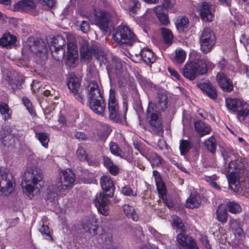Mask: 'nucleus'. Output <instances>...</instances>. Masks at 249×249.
<instances>
[{
  "label": "nucleus",
  "instance_id": "nucleus-41",
  "mask_svg": "<svg viewBox=\"0 0 249 249\" xmlns=\"http://www.w3.org/2000/svg\"><path fill=\"white\" fill-rule=\"evenodd\" d=\"M228 217V213L225 209L219 207L216 211V218L219 222L225 223Z\"/></svg>",
  "mask_w": 249,
  "mask_h": 249
},
{
  "label": "nucleus",
  "instance_id": "nucleus-29",
  "mask_svg": "<svg viewBox=\"0 0 249 249\" xmlns=\"http://www.w3.org/2000/svg\"><path fill=\"white\" fill-rule=\"evenodd\" d=\"M141 56L142 60L147 64L153 63L155 61L153 52L148 48H144L142 50Z\"/></svg>",
  "mask_w": 249,
  "mask_h": 249
},
{
  "label": "nucleus",
  "instance_id": "nucleus-60",
  "mask_svg": "<svg viewBox=\"0 0 249 249\" xmlns=\"http://www.w3.org/2000/svg\"><path fill=\"white\" fill-rule=\"evenodd\" d=\"M168 70L169 73H170V74L173 77H174V78H175L176 79H177L178 80L179 79L180 75L174 69L169 67L168 68Z\"/></svg>",
  "mask_w": 249,
  "mask_h": 249
},
{
  "label": "nucleus",
  "instance_id": "nucleus-38",
  "mask_svg": "<svg viewBox=\"0 0 249 249\" xmlns=\"http://www.w3.org/2000/svg\"><path fill=\"white\" fill-rule=\"evenodd\" d=\"M202 89L206 94L212 99H215L217 97V93L215 89L211 85L205 84L201 86Z\"/></svg>",
  "mask_w": 249,
  "mask_h": 249
},
{
  "label": "nucleus",
  "instance_id": "nucleus-43",
  "mask_svg": "<svg viewBox=\"0 0 249 249\" xmlns=\"http://www.w3.org/2000/svg\"><path fill=\"white\" fill-rule=\"evenodd\" d=\"M205 144L209 151L213 153L216 147V140L213 136L211 137L205 142Z\"/></svg>",
  "mask_w": 249,
  "mask_h": 249
},
{
  "label": "nucleus",
  "instance_id": "nucleus-39",
  "mask_svg": "<svg viewBox=\"0 0 249 249\" xmlns=\"http://www.w3.org/2000/svg\"><path fill=\"white\" fill-rule=\"evenodd\" d=\"M161 34L163 39L166 43H171L173 39V35L172 32L166 28H161Z\"/></svg>",
  "mask_w": 249,
  "mask_h": 249
},
{
  "label": "nucleus",
  "instance_id": "nucleus-58",
  "mask_svg": "<svg viewBox=\"0 0 249 249\" xmlns=\"http://www.w3.org/2000/svg\"><path fill=\"white\" fill-rule=\"evenodd\" d=\"M107 169L110 173L114 176L117 175L119 173V168L117 165L114 164V163Z\"/></svg>",
  "mask_w": 249,
  "mask_h": 249
},
{
  "label": "nucleus",
  "instance_id": "nucleus-46",
  "mask_svg": "<svg viewBox=\"0 0 249 249\" xmlns=\"http://www.w3.org/2000/svg\"><path fill=\"white\" fill-rule=\"evenodd\" d=\"M227 207L230 212L236 213H240L241 211V208L240 205L233 202H229L227 204Z\"/></svg>",
  "mask_w": 249,
  "mask_h": 249
},
{
  "label": "nucleus",
  "instance_id": "nucleus-42",
  "mask_svg": "<svg viewBox=\"0 0 249 249\" xmlns=\"http://www.w3.org/2000/svg\"><path fill=\"white\" fill-rule=\"evenodd\" d=\"M192 145L189 141L182 140L180 141L179 149L181 155H185L191 148Z\"/></svg>",
  "mask_w": 249,
  "mask_h": 249
},
{
  "label": "nucleus",
  "instance_id": "nucleus-21",
  "mask_svg": "<svg viewBox=\"0 0 249 249\" xmlns=\"http://www.w3.org/2000/svg\"><path fill=\"white\" fill-rule=\"evenodd\" d=\"M97 220L93 216H91L84 220L82 223L83 229L87 232L93 235L97 234L98 225Z\"/></svg>",
  "mask_w": 249,
  "mask_h": 249
},
{
  "label": "nucleus",
  "instance_id": "nucleus-33",
  "mask_svg": "<svg viewBox=\"0 0 249 249\" xmlns=\"http://www.w3.org/2000/svg\"><path fill=\"white\" fill-rule=\"evenodd\" d=\"M12 113V110L7 104L3 102L0 103V113L5 121L11 119Z\"/></svg>",
  "mask_w": 249,
  "mask_h": 249
},
{
  "label": "nucleus",
  "instance_id": "nucleus-7",
  "mask_svg": "<svg viewBox=\"0 0 249 249\" xmlns=\"http://www.w3.org/2000/svg\"><path fill=\"white\" fill-rule=\"evenodd\" d=\"M215 42L216 37L213 31L210 28H204L200 36L201 50L205 53L209 52Z\"/></svg>",
  "mask_w": 249,
  "mask_h": 249
},
{
  "label": "nucleus",
  "instance_id": "nucleus-18",
  "mask_svg": "<svg viewBox=\"0 0 249 249\" xmlns=\"http://www.w3.org/2000/svg\"><path fill=\"white\" fill-rule=\"evenodd\" d=\"M66 64L70 67H73L78 58V49L76 44L74 42H68Z\"/></svg>",
  "mask_w": 249,
  "mask_h": 249
},
{
  "label": "nucleus",
  "instance_id": "nucleus-10",
  "mask_svg": "<svg viewBox=\"0 0 249 249\" xmlns=\"http://www.w3.org/2000/svg\"><path fill=\"white\" fill-rule=\"evenodd\" d=\"M70 91L72 93L75 98L83 103L85 100V95L80 88L79 79L74 74H70L67 82Z\"/></svg>",
  "mask_w": 249,
  "mask_h": 249
},
{
  "label": "nucleus",
  "instance_id": "nucleus-23",
  "mask_svg": "<svg viewBox=\"0 0 249 249\" xmlns=\"http://www.w3.org/2000/svg\"><path fill=\"white\" fill-rule=\"evenodd\" d=\"M35 4L32 0H21L14 5L16 11L29 12L34 8Z\"/></svg>",
  "mask_w": 249,
  "mask_h": 249
},
{
  "label": "nucleus",
  "instance_id": "nucleus-45",
  "mask_svg": "<svg viewBox=\"0 0 249 249\" xmlns=\"http://www.w3.org/2000/svg\"><path fill=\"white\" fill-rule=\"evenodd\" d=\"M172 224L175 226L180 231H186L184 225L182 222L180 218L177 216H173L172 217Z\"/></svg>",
  "mask_w": 249,
  "mask_h": 249
},
{
  "label": "nucleus",
  "instance_id": "nucleus-3",
  "mask_svg": "<svg viewBox=\"0 0 249 249\" xmlns=\"http://www.w3.org/2000/svg\"><path fill=\"white\" fill-rule=\"evenodd\" d=\"M207 64L205 60L195 59L186 63L183 68L182 73L186 78L193 80L198 75L207 73Z\"/></svg>",
  "mask_w": 249,
  "mask_h": 249
},
{
  "label": "nucleus",
  "instance_id": "nucleus-47",
  "mask_svg": "<svg viewBox=\"0 0 249 249\" xmlns=\"http://www.w3.org/2000/svg\"><path fill=\"white\" fill-rule=\"evenodd\" d=\"M76 155L78 159L82 161L87 160L88 154L84 147L82 146H79L76 152Z\"/></svg>",
  "mask_w": 249,
  "mask_h": 249
},
{
  "label": "nucleus",
  "instance_id": "nucleus-55",
  "mask_svg": "<svg viewBox=\"0 0 249 249\" xmlns=\"http://www.w3.org/2000/svg\"><path fill=\"white\" fill-rule=\"evenodd\" d=\"M175 3V0H162V5L163 9H171Z\"/></svg>",
  "mask_w": 249,
  "mask_h": 249
},
{
  "label": "nucleus",
  "instance_id": "nucleus-64",
  "mask_svg": "<svg viewBox=\"0 0 249 249\" xmlns=\"http://www.w3.org/2000/svg\"><path fill=\"white\" fill-rule=\"evenodd\" d=\"M184 246H181L182 247L184 248L185 249H198L196 242L195 241V245L192 246L191 244L189 243L188 241H186L185 242Z\"/></svg>",
  "mask_w": 249,
  "mask_h": 249
},
{
  "label": "nucleus",
  "instance_id": "nucleus-48",
  "mask_svg": "<svg viewBox=\"0 0 249 249\" xmlns=\"http://www.w3.org/2000/svg\"><path fill=\"white\" fill-rule=\"evenodd\" d=\"M188 19L186 17H181L177 20L176 23V27L179 30H183L186 27L188 24Z\"/></svg>",
  "mask_w": 249,
  "mask_h": 249
},
{
  "label": "nucleus",
  "instance_id": "nucleus-8",
  "mask_svg": "<svg viewBox=\"0 0 249 249\" xmlns=\"http://www.w3.org/2000/svg\"><path fill=\"white\" fill-rule=\"evenodd\" d=\"M116 19L117 15L115 12L100 11L96 13L95 23L100 29L107 32L110 22Z\"/></svg>",
  "mask_w": 249,
  "mask_h": 249
},
{
  "label": "nucleus",
  "instance_id": "nucleus-57",
  "mask_svg": "<svg viewBox=\"0 0 249 249\" xmlns=\"http://www.w3.org/2000/svg\"><path fill=\"white\" fill-rule=\"evenodd\" d=\"M74 137L79 141L86 140L87 139V135L82 132H75Z\"/></svg>",
  "mask_w": 249,
  "mask_h": 249
},
{
  "label": "nucleus",
  "instance_id": "nucleus-4",
  "mask_svg": "<svg viewBox=\"0 0 249 249\" xmlns=\"http://www.w3.org/2000/svg\"><path fill=\"white\" fill-rule=\"evenodd\" d=\"M154 108L152 102H149L146 110L147 121L150 131L154 134H158L163 132L162 122L160 114Z\"/></svg>",
  "mask_w": 249,
  "mask_h": 249
},
{
  "label": "nucleus",
  "instance_id": "nucleus-12",
  "mask_svg": "<svg viewBox=\"0 0 249 249\" xmlns=\"http://www.w3.org/2000/svg\"><path fill=\"white\" fill-rule=\"evenodd\" d=\"M109 197L104 192L97 194L94 199V203L98 212L102 215L107 216L109 214L110 200Z\"/></svg>",
  "mask_w": 249,
  "mask_h": 249
},
{
  "label": "nucleus",
  "instance_id": "nucleus-19",
  "mask_svg": "<svg viewBox=\"0 0 249 249\" xmlns=\"http://www.w3.org/2000/svg\"><path fill=\"white\" fill-rule=\"evenodd\" d=\"M216 81L224 91L230 92L233 90V86L232 81L222 72H219L217 74Z\"/></svg>",
  "mask_w": 249,
  "mask_h": 249
},
{
  "label": "nucleus",
  "instance_id": "nucleus-63",
  "mask_svg": "<svg viewBox=\"0 0 249 249\" xmlns=\"http://www.w3.org/2000/svg\"><path fill=\"white\" fill-rule=\"evenodd\" d=\"M184 246H181L182 247L184 248L185 249H198L196 242L195 241V245L192 246L191 244L189 243L188 241H186L185 242Z\"/></svg>",
  "mask_w": 249,
  "mask_h": 249
},
{
  "label": "nucleus",
  "instance_id": "nucleus-27",
  "mask_svg": "<svg viewBox=\"0 0 249 249\" xmlns=\"http://www.w3.org/2000/svg\"><path fill=\"white\" fill-rule=\"evenodd\" d=\"M201 203L200 196L197 193L192 194L186 200V206L187 208L193 209L199 207Z\"/></svg>",
  "mask_w": 249,
  "mask_h": 249
},
{
  "label": "nucleus",
  "instance_id": "nucleus-15",
  "mask_svg": "<svg viewBox=\"0 0 249 249\" xmlns=\"http://www.w3.org/2000/svg\"><path fill=\"white\" fill-rule=\"evenodd\" d=\"M31 44H32L31 42H27L24 44L22 51L23 55L29 56L32 54L40 53L45 56L46 50L45 48L36 45L35 43Z\"/></svg>",
  "mask_w": 249,
  "mask_h": 249
},
{
  "label": "nucleus",
  "instance_id": "nucleus-16",
  "mask_svg": "<svg viewBox=\"0 0 249 249\" xmlns=\"http://www.w3.org/2000/svg\"><path fill=\"white\" fill-rule=\"evenodd\" d=\"M88 103L89 107L95 114L101 116L106 114V103L103 98L89 101Z\"/></svg>",
  "mask_w": 249,
  "mask_h": 249
},
{
  "label": "nucleus",
  "instance_id": "nucleus-25",
  "mask_svg": "<svg viewBox=\"0 0 249 249\" xmlns=\"http://www.w3.org/2000/svg\"><path fill=\"white\" fill-rule=\"evenodd\" d=\"M154 108L157 111H164L167 107V97L164 94H159L155 104H153Z\"/></svg>",
  "mask_w": 249,
  "mask_h": 249
},
{
  "label": "nucleus",
  "instance_id": "nucleus-5",
  "mask_svg": "<svg viewBox=\"0 0 249 249\" xmlns=\"http://www.w3.org/2000/svg\"><path fill=\"white\" fill-rule=\"evenodd\" d=\"M115 41L119 44H125L131 46L136 41V37L131 29L127 26H118L113 35Z\"/></svg>",
  "mask_w": 249,
  "mask_h": 249
},
{
  "label": "nucleus",
  "instance_id": "nucleus-49",
  "mask_svg": "<svg viewBox=\"0 0 249 249\" xmlns=\"http://www.w3.org/2000/svg\"><path fill=\"white\" fill-rule=\"evenodd\" d=\"M157 188L160 197L164 199V197L166 196V187L163 182L156 181Z\"/></svg>",
  "mask_w": 249,
  "mask_h": 249
},
{
  "label": "nucleus",
  "instance_id": "nucleus-53",
  "mask_svg": "<svg viewBox=\"0 0 249 249\" xmlns=\"http://www.w3.org/2000/svg\"><path fill=\"white\" fill-rule=\"evenodd\" d=\"M121 192L125 196H137L136 193L133 192L132 189L128 186L122 187Z\"/></svg>",
  "mask_w": 249,
  "mask_h": 249
},
{
  "label": "nucleus",
  "instance_id": "nucleus-30",
  "mask_svg": "<svg viewBox=\"0 0 249 249\" xmlns=\"http://www.w3.org/2000/svg\"><path fill=\"white\" fill-rule=\"evenodd\" d=\"M154 10L160 22L164 25H167L169 23V20L167 15L164 13V9L163 7L161 5L157 6L154 8Z\"/></svg>",
  "mask_w": 249,
  "mask_h": 249
},
{
  "label": "nucleus",
  "instance_id": "nucleus-61",
  "mask_svg": "<svg viewBox=\"0 0 249 249\" xmlns=\"http://www.w3.org/2000/svg\"><path fill=\"white\" fill-rule=\"evenodd\" d=\"M229 183L231 188L233 191L237 190L236 186L239 184V182L236 180H233L232 179L229 180Z\"/></svg>",
  "mask_w": 249,
  "mask_h": 249
},
{
  "label": "nucleus",
  "instance_id": "nucleus-35",
  "mask_svg": "<svg viewBox=\"0 0 249 249\" xmlns=\"http://www.w3.org/2000/svg\"><path fill=\"white\" fill-rule=\"evenodd\" d=\"M177 241L180 246H184L185 242L187 241L190 243L192 246L195 245V240L191 237L186 234L184 231H181L177 236Z\"/></svg>",
  "mask_w": 249,
  "mask_h": 249
},
{
  "label": "nucleus",
  "instance_id": "nucleus-51",
  "mask_svg": "<svg viewBox=\"0 0 249 249\" xmlns=\"http://www.w3.org/2000/svg\"><path fill=\"white\" fill-rule=\"evenodd\" d=\"M77 25L79 26L80 30L84 33H87L89 30V24L88 21L83 20L77 21Z\"/></svg>",
  "mask_w": 249,
  "mask_h": 249
},
{
  "label": "nucleus",
  "instance_id": "nucleus-9",
  "mask_svg": "<svg viewBox=\"0 0 249 249\" xmlns=\"http://www.w3.org/2000/svg\"><path fill=\"white\" fill-rule=\"evenodd\" d=\"M65 44V39L61 36L53 37L49 43L50 50L56 60H59L64 57L65 54L64 48Z\"/></svg>",
  "mask_w": 249,
  "mask_h": 249
},
{
  "label": "nucleus",
  "instance_id": "nucleus-34",
  "mask_svg": "<svg viewBox=\"0 0 249 249\" xmlns=\"http://www.w3.org/2000/svg\"><path fill=\"white\" fill-rule=\"evenodd\" d=\"M123 210L124 214L128 218H131L134 221L138 220V215L132 206L128 204H124L123 206Z\"/></svg>",
  "mask_w": 249,
  "mask_h": 249
},
{
  "label": "nucleus",
  "instance_id": "nucleus-2",
  "mask_svg": "<svg viewBox=\"0 0 249 249\" xmlns=\"http://www.w3.org/2000/svg\"><path fill=\"white\" fill-rule=\"evenodd\" d=\"M22 187L23 190L28 193L29 195L35 190L39 191L43 185V174L41 170L36 167H29L25 172L23 177Z\"/></svg>",
  "mask_w": 249,
  "mask_h": 249
},
{
  "label": "nucleus",
  "instance_id": "nucleus-13",
  "mask_svg": "<svg viewBox=\"0 0 249 249\" xmlns=\"http://www.w3.org/2000/svg\"><path fill=\"white\" fill-rule=\"evenodd\" d=\"M98 51V47L93 44L84 41L80 49V56L81 60L86 63H89L92 59V55Z\"/></svg>",
  "mask_w": 249,
  "mask_h": 249
},
{
  "label": "nucleus",
  "instance_id": "nucleus-37",
  "mask_svg": "<svg viewBox=\"0 0 249 249\" xmlns=\"http://www.w3.org/2000/svg\"><path fill=\"white\" fill-rule=\"evenodd\" d=\"M109 150L113 155L123 158L124 156V154L118 145L114 142H111L109 144Z\"/></svg>",
  "mask_w": 249,
  "mask_h": 249
},
{
  "label": "nucleus",
  "instance_id": "nucleus-32",
  "mask_svg": "<svg viewBox=\"0 0 249 249\" xmlns=\"http://www.w3.org/2000/svg\"><path fill=\"white\" fill-rule=\"evenodd\" d=\"M0 140L4 145L9 146L14 141L13 136L5 130L0 131Z\"/></svg>",
  "mask_w": 249,
  "mask_h": 249
},
{
  "label": "nucleus",
  "instance_id": "nucleus-26",
  "mask_svg": "<svg viewBox=\"0 0 249 249\" xmlns=\"http://www.w3.org/2000/svg\"><path fill=\"white\" fill-rule=\"evenodd\" d=\"M124 6L130 14H136L141 8V4L138 0H125Z\"/></svg>",
  "mask_w": 249,
  "mask_h": 249
},
{
  "label": "nucleus",
  "instance_id": "nucleus-22",
  "mask_svg": "<svg viewBox=\"0 0 249 249\" xmlns=\"http://www.w3.org/2000/svg\"><path fill=\"white\" fill-rule=\"evenodd\" d=\"M230 230L234 233L235 236L241 237L244 235L242 230V222L239 219L230 218L229 222Z\"/></svg>",
  "mask_w": 249,
  "mask_h": 249
},
{
  "label": "nucleus",
  "instance_id": "nucleus-17",
  "mask_svg": "<svg viewBox=\"0 0 249 249\" xmlns=\"http://www.w3.org/2000/svg\"><path fill=\"white\" fill-rule=\"evenodd\" d=\"M87 98L88 102L103 98L98 85L96 82L90 81L89 82L87 88Z\"/></svg>",
  "mask_w": 249,
  "mask_h": 249
},
{
  "label": "nucleus",
  "instance_id": "nucleus-40",
  "mask_svg": "<svg viewBox=\"0 0 249 249\" xmlns=\"http://www.w3.org/2000/svg\"><path fill=\"white\" fill-rule=\"evenodd\" d=\"M36 137L41 143L42 146L45 148H47L48 142H49V134L44 132L36 133Z\"/></svg>",
  "mask_w": 249,
  "mask_h": 249
},
{
  "label": "nucleus",
  "instance_id": "nucleus-52",
  "mask_svg": "<svg viewBox=\"0 0 249 249\" xmlns=\"http://www.w3.org/2000/svg\"><path fill=\"white\" fill-rule=\"evenodd\" d=\"M111 131L110 127L107 124H102L100 132V135L103 137L107 136Z\"/></svg>",
  "mask_w": 249,
  "mask_h": 249
},
{
  "label": "nucleus",
  "instance_id": "nucleus-6",
  "mask_svg": "<svg viewBox=\"0 0 249 249\" xmlns=\"http://www.w3.org/2000/svg\"><path fill=\"white\" fill-rule=\"evenodd\" d=\"M226 106L229 109L238 112L237 118L240 121H244L249 114V106L242 103L235 98H227L226 100Z\"/></svg>",
  "mask_w": 249,
  "mask_h": 249
},
{
  "label": "nucleus",
  "instance_id": "nucleus-24",
  "mask_svg": "<svg viewBox=\"0 0 249 249\" xmlns=\"http://www.w3.org/2000/svg\"><path fill=\"white\" fill-rule=\"evenodd\" d=\"M200 14L202 19L205 21H212L213 15L211 6L207 2H203L199 9Z\"/></svg>",
  "mask_w": 249,
  "mask_h": 249
},
{
  "label": "nucleus",
  "instance_id": "nucleus-50",
  "mask_svg": "<svg viewBox=\"0 0 249 249\" xmlns=\"http://www.w3.org/2000/svg\"><path fill=\"white\" fill-rule=\"evenodd\" d=\"M40 232L43 235L47 237V239L53 240V237L50 233L49 227L48 226L43 225L39 229Z\"/></svg>",
  "mask_w": 249,
  "mask_h": 249
},
{
  "label": "nucleus",
  "instance_id": "nucleus-1",
  "mask_svg": "<svg viewBox=\"0 0 249 249\" xmlns=\"http://www.w3.org/2000/svg\"><path fill=\"white\" fill-rule=\"evenodd\" d=\"M75 181V175L70 169L62 171L59 177L49 187L47 198L51 201L57 200L60 196H64L71 189Z\"/></svg>",
  "mask_w": 249,
  "mask_h": 249
},
{
  "label": "nucleus",
  "instance_id": "nucleus-28",
  "mask_svg": "<svg viewBox=\"0 0 249 249\" xmlns=\"http://www.w3.org/2000/svg\"><path fill=\"white\" fill-rule=\"evenodd\" d=\"M194 125L196 130L200 136L208 134L211 131V126L202 121H197L195 123Z\"/></svg>",
  "mask_w": 249,
  "mask_h": 249
},
{
  "label": "nucleus",
  "instance_id": "nucleus-20",
  "mask_svg": "<svg viewBox=\"0 0 249 249\" xmlns=\"http://www.w3.org/2000/svg\"><path fill=\"white\" fill-rule=\"evenodd\" d=\"M100 183L103 190L108 197H112L114 195L115 187L111 178L107 176H104L100 178Z\"/></svg>",
  "mask_w": 249,
  "mask_h": 249
},
{
  "label": "nucleus",
  "instance_id": "nucleus-31",
  "mask_svg": "<svg viewBox=\"0 0 249 249\" xmlns=\"http://www.w3.org/2000/svg\"><path fill=\"white\" fill-rule=\"evenodd\" d=\"M16 41V38L14 36L9 33L5 34L0 38V45L2 47H8L15 44Z\"/></svg>",
  "mask_w": 249,
  "mask_h": 249
},
{
  "label": "nucleus",
  "instance_id": "nucleus-36",
  "mask_svg": "<svg viewBox=\"0 0 249 249\" xmlns=\"http://www.w3.org/2000/svg\"><path fill=\"white\" fill-rule=\"evenodd\" d=\"M186 53L181 48L177 49L175 51V55L173 58V62L176 64H180L185 60Z\"/></svg>",
  "mask_w": 249,
  "mask_h": 249
},
{
  "label": "nucleus",
  "instance_id": "nucleus-14",
  "mask_svg": "<svg viewBox=\"0 0 249 249\" xmlns=\"http://www.w3.org/2000/svg\"><path fill=\"white\" fill-rule=\"evenodd\" d=\"M107 69L109 76L115 74L122 75L125 72L123 63L116 57H113L107 65Z\"/></svg>",
  "mask_w": 249,
  "mask_h": 249
},
{
  "label": "nucleus",
  "instance_id": "nucleus-11",
  "mask_svg": "<svg viewBox=\"0 0 249 249\" xmlns=\"http://www.w3.org/2000/svg\"><path fill=\"white\" fill-rule=\"evenodd\" d=\"M108 111L109 118L115 122H118L120 118L118 102L115 98L114 89H111L108 100Z\"/></svg>",
  "mask_w": 249,
  "mask_h": 249
},
{
  "label": "nucleus",
  "instance_id": "nucleus-54",
  "mask_svg": "<svg viewBox=\"0 0 249 249\" xmlns=\"http://www.w3.org/2000/svg\"><path fill=\"white\" fill-rule=\"evenodd\" d=\"M24 80L21 78L20 80H15L12 83L11 86L14 89H20L22 88V84Z\"/></svg>",
  "mask_w": 249,
  "mask_h": 249
},
{
  "label": "nucleus",
  "instance_id": "nucleus-44",
  "mask_svg": "<svg viewBox=\"0 0 249 249\" xmlns=\"http://www.w3.org/2000/svg\"><path fill=\"white\" fill-rule=\"evenodd\" d=\"M150 160L153 166H160L164 162V160L156 153L151 154Z\"/></svg>",
  "mask_w": 249,
  "mask_h": 249
},
{
  "label": "nucleus",
  "instance_id": "nucleus-56",
  "mask_svg": "<svg viewBox=\"0 0 249 249\" xmlns=\"http://www.w3.org/2000/svg\"><path fill=\"white\" fill-rule=\"evenodd\" d=\"M239 168L235 160L234 161L231 160L229 163L228 172L231 173H233V170L237 169Z\"/></svg>",
  "mask_w": 249,
  "mask_h": 249
},
{
  "label": "nucleus",
  "instance_id": "nucleus-59",
  "mask_svg": "<svg viewBox=\"0 0 249 249\" xmlns=\"http://www.w3.org/2000/svg\"><path fill=\"white\" fill-rule=\"evenodd\" d=\"M23 103L26 106L27 109L30 112L33 111L32 106L29 100L27 98H23L22 99Z\"/></svg>",
  "mask_w": 249,
  "mask_h": 249
},
{
  "label": "nucleus",
  "instance_id": "nucleus-62",
  "mask_svg": "<svg viewBox=\"0 0 249 249\" xmlns=\"http://www.w3.org/2000/svg\"><path fill=\"white\" fill-rule=\"evenodd\" d=\"M103 160L104 164L107 168H108L113 164L112 161L107 157H104L103 158Z\"/></svg>",
  "mask_w": 249,
  "mask_h": 249
}]
</instances>
